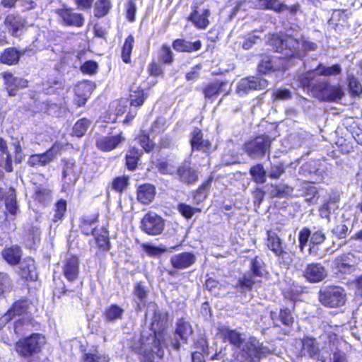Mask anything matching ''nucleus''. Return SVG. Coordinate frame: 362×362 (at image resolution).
I'll return each mask as SVG.
<instances>
[{"label":"nucleus","mask_w":362,"mask_h":362,"mask_svg":"<svg viewBox=\"0 0 362 362\" xmlns=\"http://www.w3.org/2000/svg\"><path fill=\"white\" fill-rule=\"evenodd\" d=\"M315 71H310L298 76L300 85L304 89L310 90L315 98L322 101H333L341 99L344 92L339 86H330L326 81L315 79Z\"/></svg>","instance_id":"f257e3e1"},{"label":"nucleus","mask_w":362,"mask_h":362,"mask_svg":"<svg viewBox=\"0 0 362 362\" xmlns=\"http://www.w3.org/2000/svg\"><path fill=\"white\" fill-rule=\"evenodd\" d=\"M47 340L40 333H33L28 337L18 341L16 344V352L27 359L28 362H40L38 354L42 351Z\"/></svg>","instance_id":"f03ea898"},{"label":"nucleus","mask_w":362,"mask_h":362,"mask_svg":"<svg viewBox=\"0 0 362 362\" xmlns=\"http://www.w3.org/2000/svg\"><path fill=\"white\" fill-rule=\"evenodd\" d=\"M300 41L296 36L288 33L285 35H273L269 44L278 52L282 53L284 59L287 58L301 59L303 52L300 50Z\"/></svg>","instance_id":"7ed1b4c3"},{"label":"nucleus","mask_w":362,"mask_h":362,"mask_svg":"<svg viewBox=\"0 0 362 362\" xmlns=\"http://www.w3.org/2000/svg\"><path fill=\"white\" fill-rule=\"evenodd\" d=\"M272 141L273 139L268 135H260L245 142L243 149L251 158H262L266 154L270 153V147Z\"/></svg>","instance_id":"20e7f679"},{"label":"nucleus","mask_w":362,"mask_h":362,"mask_svg":"<svg viewBox=\"0 0 362 362\" xmlns=\"http://www.w3.org/2000/svg\"><path fill=\"white\" fill-rule=\"evenodd\" d=\"M318 299L320 303L328 308H338L344 305L346 294L341 287L327 286L319 291Z\"/></svg>","instance_id":"39448f33"},{"label":"nucleus","mask_w":362,"mask_h":362,"mask_svg":"<svg viewBox=\"0 0 362 362\" xmlns=\"http://www.w3.org/2000/svg\"><path fill=\"white\" fill-rule=\"evenodd\" d=\"M251 271L244 275L238 281V286L242 288L250 290L260 281L257 278L262 277L265 273L264 264L262 259L256 257L251 262Z\"/></svg>","instance_id":"423d86ee"},{"label":"nucleus","mask_w":362,"mask_h":362,"mask_svg":"<svg viewBox=\"0 0 362 362\" xmlns=\"http://www.w3.org/2000/svg\"><path fill=\"white\" fill-rule=\"evenodd\" d=\"M155 308V305H152ZM154 310V315L153 317V322L151 323V330L155 334V338H158V341L156 339L154 341V349L157 351H153L159 357L162 358L163 356V351L162 349V345L160 341V337H161V332L168 327V315L165 313L160 312V310Z\"/></svg>","instance_id":"0eeeda50"},{"label":"nucleus","mask_w":362,"mask_h":362,"mask_svg":"<svg viewBox=\"0 0 362 362\" xmlns=\"http://www.w3.org/2000/svg\"><path fill=\"white\" fill-rule=\"evenodd\" d=\"M164 221L154 212L145 214L141 221V228L146 233L151 235L160 234L164 229Z\"/></svg>","instance_id":"6e6552de"},{"label":"nucleus","mask_w":362,"mask_h":362,"mask_svg":"<svg viewBox=\"0 0 362 362\" xmlns=\"http://www.w3.org/2000/svg\"><path fill=\"white\" fill-rule=\"evenodd\" d=\"M356 259L354 254L349 252L335 258L333 262L334 272L341 277L343 275L349 274L356 269Z\"/></svg>","instance_id":"1a4fd4ad"},{"label":"nucleus","mask_w":362,"mask_h":362,"mask_svg":"<svg viewBox=\"0 0 362 362\" xmlns=\"http://www.w3.org/2000/svg\"><path fill=\"white\" fill-rule=\"evenodd\" d=\"M243 351L245 356L250 362L259 360L265 357L269 353V349L255 337H250L243 345Z\"/></svg>","instance_id":"9d476101"},{"label":"nucleus","mask_w":362,"mask_h":362,"mask_svg":"<svg viewBox=\"0 0 362 362\" xmlns=\"http://www.w3.org/2000/svg\"><path fill=\"white\" fill-rule=\"evenodd\" d=\"M268 86V82L260 77H248L243 78L238 83L237 93L240 95L247 94L251 90H263Z\"/></svg>","instance_id":"9b49d317"},{"label":"nucleus","mask_w":362,"mask_h":362,"mask_svg":"<svg viewBox=\"0 0 362 362\" xmlns=\"http://www.w3.org/2000/svg\"><path fill=\"white\" fill-rule=\"evenodd\" d=\"M57 13L66 25L81 28L84 24L85 19L83 15L75 12L72 8L64 7L58 9Z\"/></svg>","instance_id":"f8f14e48"},{"label":"nucleus","mask_w":362,"mask_h":362,"mask_svg":"<svg viewBox=\"0 0 362 362\" xmlns=\"http://www.w3.org/2000/svg\"><path fill=\"white\" fill-rule=\"evenodd\" d=\"M303 276L310 282L318 283L327 277V273L321 264L311 263L306 266Z\"/></svg>","instance_id":"ddd939ff"},{"label":"nucleus","mask_w":362,"mask_h":362,"mask_svg":"<svg viewBox=\"0 0 362 362\" xmlns=\"http://www.w3.org/2000/svg\"><path fill=\"white\" fill-rule=\"evenodd\" d=\"M63 181L64 185L69 187L76 183L80 174L79 168L73 159L64 160Z\"/></svg>","instance_id":"4468645a"},{"label":"nucleus","mask_w":362,"mask_h":362,"mask_svg":"<svg viewBox=\"0 0 362 362\" xmlns=\"http://www.w3.org/2000/svg\"><path fill=\"white\" fill-rule=\"evenodd\" d=\"M57 151V147L54 146L44 153L32 155L28 160V164L34 168L45 166L56 158Z\"/></svg>","instance_id":"2eb2a0df"},{"label":"nucleus","mask_w":362,"mask_h":362,"mask_svg":"<svg viewBox=\"0 0 362 362\" xmlns=\"http://www.w3.org/2000/svg\"><path fill=\"white\" fill-rule=\"evenodd\" d=\"M63 274L69 281H74L79 273V261L76 256L69 255L63 262Z\"/></svg>","instance_id":"dca6fc26"},{"label":"nucleus","mask_w":362,"mask_h":362,"mask_svg":"<svg viewBox=\"0 0 362 362\" xmlns=\"http://www.w3.org/2000/svg\"><path fill=\"white\" fill-rule=\"evenodd\" d=\"M5 86L9 95H15L16 92L20 89L28 86V81L18 76H14L11 73L6 72L3 74Z\"/></svg>","instance_id":"f3484780"},{"label":"nucleus","mask_w":362,"mask_h":362,"mask_svg":"<svg viewBox=\"0 0 362 362\" xmlns=\"http://www.w3.org/2000/svg\"><path fill=\"white\" fill-rule=\"evenodd\" d=\"M281 58L279 57L278 62H276L272 59L269 57H264L258 66V71L266 74L275 70L287 69L288 64L286 59Z\"/></svg>","instance_id":"a211bd4d"},{"label":"nucleus","mask_w":362,"mask_h":362,"mask_svg":"<svg viewBox=\"0 0 362 362\" xmlns=\"http://www.w3.org/2000/svg\"><path fill=\"white\" fill-rule=\"evenodd\" d=\"M29 309L28 302L25 300H18L1 317V323H7L16 316H21L27 313Z\"/></svg>","instance_id":"6ab92c4d"},{"label":"nucleus","mask_w":362,"mask_h":362,"mask_svg":"<svg viewBox=\"0 0 362 362\" xmlns=\"http://www.w3.org/2000/svg\"><path fill=\"white\" fill-rule=\"evenodd\" d=\"M196 256L192 252H182L173 255L170 258V263L173 267L177 269H185L196 262Z\"/></svg>","instance_id":"aec40b11"},{"label":"nucleus","mask_w":362,"mask_h":362,"mask_svg":"<svg viewBox=\"0 0 362 362\" xmlns=\"http://www.w3.org/2000/svg\"><path fill=\"white\" fill-rule=\"evenodd\" d=\"M190 144L192 150L209 153L211 149V142L209 140L203 139L202 132L198 128H195L191 133Z\"/></svg>","instance_id":"412c9836"},{"label":"nucleus","mask_w":362,"mask_h":362,"mask_svg":"<svg viewBox=\"0 0 362 362\" xmlns=\"http://www.w3.org/2000/svg\"><path fill=\"white\" fill-rule=\"evenodd\" d=\"M353 229V221L346 218L343 214L341 219L338 220L335 226L332 229V234L338 239L346 238L349 232Z\"/></svg>","instance_id":"4be33fe9"},{"label":"nucleus","mask_w":362,"mask_h":362,"mask_svg":"<svg viewBox=\"0 0 362 362\" xmlns=\"http://www.w3.org/2000/svg\"><path fill=\"white\" fill-rule=\"evenodd\" d=\"M124 138L121 135H115L110 136H101L96 141V146L101 151H110L115 149Z\"/></svg>","instance_id":"5701e85b"},{"label":"nucleus","mask_w":362,"mask_h":362,"mask_svg":"<svg viewBox=\"0 0 362 362\" xmlns=\"http://www.w3.org/2000/svg\"><path fill=\"white\" fill-rule=\"evenodd\" d=\"M209 9L198 10L195 7L194 10L189 16V20L194 25L199 29H205L209 24V16H210Z\"/></svg>","instance_id":"b1692460"},{"label":"nucleus","mask_w":362,"mask_h":362,"mask_svg":"<svg viewBox=\"0 0 362 362\" xmlns=\"http://www.w3.org/2000/svg\"><path fill=\"white\" fill-rule=\"evenodd\" d=\"M248 2L251 4V7L257 9H271L281 12L286 8L278 0H249Z\"/></svg>","instance_id":"393cba45"},{"label":"nucleus","mask_w":362,"mask_h":362,"mask_svg":"<svg viewBox=\"0 0 362 362\" xmlns=\"http://www.w3.org/2000/svg\"><path fill=\"white\" fill-rule=\"evenodd\" d=\"M156 189L153 185L144 184L137 189V199L144 204H148L154 199Z\"/></svg>","instance_id":"a878e982"},{"label":"nucleus","mask_w":362,"mask_h":362,"mask_svg":"<svg viewBox=\"0 0 362 362\" xmlns=\"http://www.w3.org/2000/svg\"><path fill=\"white\" fill-rule=\"evenodd\" d=\"M173 47L177 52H192L201 49L202 42L197 40L191 42L183 39H177L173 42Z\"/></svg>","instance_id":"bb28decb"},{"label":"nucleus","mask_w":362,"mask_h":362,"mask_svg":"<svg viewBox=\"0 0 362 362\" xmlns=\"http://www.w3.org/2000/svg\"><path fill=\"white\" fill-rule=\"evenodd\" d=\"M219 332L223 339L228 340L233 346L240 347L243 344L244 339L242 334L236 330H232L223 326L219 328Z\"/></svg>","instance_id":"cd10ccee"},{"label":"nucleus","mask_w":362,"mask_h":362,"mask_svg":"<svg viewBox=\"0 0 362 362\" xmlns=\"http://www.w3.org/2000/svg\"><path fill=\"white\" fill-rule=\"evenodd\" d=\"M21 275L23 278L35 281L37 279L35 261L31 258L25 259L20 265Z\"/></svg>","instance_id":"c85d7f7f"},{"label":"nucleus","mask_w":362,"mask_h":362,"mask_svg":"<svg viewBox=\"0 0 362 362\" xmlns=\"http://www.w3.org/2000/svg\"><path fill=\"white\" fill-rule=\"evenodd\" d=\"M21 255V250L18 246L6 247L2 251L3 258L8 264L11 265L18 264L20 262Z\"/></svg>","instance_id":"c756f323"},{"label":"nucleus","mask_w":362,"mask_h":362,"mask_svg":"<svg viewBox=\"0 0 362 362\" xmlns=\"http://www.w3.org/2000/svg\"><path fill=\"white\" fill-rule=\"evenodd\" d=\"M302 353L304 356H308L313 358L317 356V358L321 356L319 355V347L315 340L312 338H306L303 341Z\"/></svg>","instance_id":"7c9ffc66"},{"label":"nucleus","mask_w":362,"mask_h":362,"mask_svg":"<svg viewBox=\"0 0 362 362\" xmlns=\"http://www.w3.org/2000/svg\"><path fill=\"white\" fill-rule=\"evenodd\" d=\"M177 175L180 180L185 183H192L197 180L196 171L187 165H183L178 168Z\"/></svg>","instance_id":"2f4dec72"},{"label":"nucleus","mask_w":362,"mask_h":362,"mask_svg":"<svg viewBox=\"0 0 362 362\" xmlns=\"http://www.w3.org/2000/svg\"><path fill=\"white\" fill-rule=\"evenodd\" d=\"M98 221V215H94L93 217H84L81 222V230L86 235L93 234L96 235L95 223Z\"/></svg>","instance_id":"473e14b6"},{"label":"nucleus","mask_w":362,"mask_h":362,"mask_svg":"<svg viewBox=\"0 0 362 362\" xmlns=\"http://www.w3.org/2000/svg\"><path fill=\"white\" fill-rule=\"evenodd\" d=\"M124 310L117 305H111L104 313V319L107 322H113L121 319Z\"/></svg>","instance_id":"72a5a7b5"},{"label":"nucleus","mask_w":362,"mask_h":362,"mask_svg":"<svg viewBox=\"0 0 362 362\" xmlns=\"http://www.w3.org/2000/svg\"><path fill=\"white\" fill-rule=\"evenodd\" d=\"M5 23L11 30L13 35H17L18 31L23 26V20L19 16L8 15L5 20Z\"/></svg>","instance_id":"f704fd0d"},{"label":"nucleus","mask_w":362,"mask_h":362,"mask_svg":"<svg viewBox=\"0 0 362 362\" xmlns=\"http://www.w3.org/2000/svg\"><path fill=\"white\" fill-rule=\"evenodd\" d=\"M35 199L43 205H46L51 202L52 192L45 187H37L35 192Z\"/></svg>","instance_id":"c9c22d12"},{"label":"nucleus","mask_w":362,"mask_h":362,"mask_svg":"<svg viewBox=\"0 0 362 362\" xmlns=\"http://www.w3.org/2000/svg\"><path fill=\"white\" fill-rule=\"evenodd\" d=\"M192 333V329L189 324L182 320H179L175 329V336H178L182 340L186 341Z\"/></svg>","instance_id":"e433bc0d"},{"label":"nucleus","mask_w":362,"mask_h":362,"mask_svg":"<svg viewBox=\"0 0 362 362\" xmlns=\"http://www.w3.org/2000/svg\"><path fill=\"white\" fill-rule=\"evenodd\" d=\"M314 71H315L316 75L318 74L322 76H330L339 75L341 71V69L340 65L339 64H334L332 66H326L320 64Z\"/></svg>","instance_id":"4c0bfd02"},{"label":"nucleus","mask_w":362,"mask_h":362,"mask_svg":"<svg viewBox=\"0 0 362 362\" xmlns=\"http://www.w3.org/2000/svg\"><path fill=\"white\" fill-rule=\"evenodd\" d=\"M267 246L274 254L279 252L282 248V242L275 232H267Z\"/></svg>","instance_id":"58836bf2"},{"label":"nucleus","mask_w":362,"mask_h":362,"mask_svg":"<svg viewBox=\"0 0 362 362\" xmlns=\"http://www.w3.org/2000/svg\"><path fill=\"white\" fill-rule=\"evenodd\" d=\"M20 57L18 52L14 48H9L4 51L0 57L2 63L6 64H14L18 62Z\"/></svg>","instance_id":"ea45409f"},{"label":"nucleus","mask_w":362,"mask_h":362,"mask_svg":"<svg viewBox=\"0 0 362 362\" xmlns=\"http://www.w3.org/2000/svg\"><path fill=\"white\" fill-rule=\"evenodd\" d=\"M134 38L133 35H129L125 40L122 47V59L124 63L131 62V53L134 47Z\"/></svg>","instance_id":"a19ab883"},{"label":"nucleus","mask_w":362,"mask_h":362,"mask_svg":"<svg viewBox=\"0 0 362 362\" xmlns=\"http://www.w3.org/2000/svg\"><path fill=\"white\" fill-rule=\"evenodd\" d=\"M146 97L142 89L139 88H137L136 90L132 89L129 95L130 105L134 107L140 106L144 103Z\"/></svg>","instance_id":"79ce46f5"},{"label":"nucleus","mask_w":362,"mask_h":362,"mask_svg":"<svg viewBox=\"0 0 362 362\" xmlns=\"http://www.w3.org/2000/svg\"><path fill=\"white\" fill-rule=\"evenodd\" d=\"M146 97L142 89L139 88H137L136 90L132 89L129 95L130 105L134 107L140 106L144 103Z\"/></svg>","instance_id":"37998d69"},{"label":"nucleus","mask_w":362,"mask_h":362,"mask_svg":"<svg viewBox=\"0 0 362 362\" xmlns=\"http://www.w3.org/2000/svg\"><path fill=\"white\" fill-rule=\"evenodd\" d=\"M140 155L139 150L136 148L129 150L126 156V164L128 169L133 170L136 168Z\"/></svg>","instance_id":"c03bdc74"},{"label":"nucleus","mask_w":362,"mask_h":362,"mask_svg":"<svg viewBox=\"0 0 362 362\" xmlns=\"http://www.w3.org/2000/svg\"><path fill=\"white\" fill-rule=\"evenodd\" d=\"M0 151L6 155L5 160L4 163H0L1 166H4L5 170L7 172H11L13 170V167L11 164V158L8 151L7 144L6 141L0 137Z\"/></svg>","instance_id":"a18cd8bd"},{"label":"nucleus","mask_w":362,"mask_h":362,"mask_svg":"<svg viewBox=\"0 0 362 362\" xmlns=\"http://www.w3.org/2000/svg\"><path fill=\"white\" fill-rule=\"evenodd\" d=\"M250 174L255 182L259 184L264 183L266 181V171L262 165L257 164L250 169Z\"/></svg>","instance_id":"49530a36"},{"label":"nucleus","mask_w":362,"mask_h":362,"mask_svg":"<svg viewBox=\"0 0 362 362\" xmlns=\"http://www.w3.org/2000/svg\"><path fill=\"white\" fill-rule=\"evenodd\" d=\"M90 124V121L86 118L79 119L73 127V134L78 137L83 136L87 132Z\"/></svg>","instance_id":"de8ad7c7"},{"label":"nucleus","mask_w":362,"mask_h":362,"mask_svg":"<svg viewBox=\"0 0 362 362\" xmlns=\"http://www.w3.org/2000/svg\"><path fill=\"white\" fill-rule=\"evenodd\" d=\"M225 86V83H214L209 84L203 90L205 98L210 99L219 95L221 92L222 87Z\"/></svg>","instance_id":"09e8293b"},{"label":"nucleus","mask_w":362,"mask_h":362,"mask_svg":"<svg viewBox=\"0 0 362 362\" xmlns=\"http://www.w3.org/2000/svg\"><path fill=\"white\" fill-rule=\"evenodd\" d=\"M111 8V3L109 0H98L95 3V16L101 18L107 14Z\"/></svg>","instance_id":"8fccbe9b"},{"label":"nucleus","mask_w":362,"mask_h":362,"mask_svg":"<svg viewBox=\"0 0 362 362\" xmlns=\"http://www.w3.org/2000/svg\"><path fill=\"white\" fill-rule=\"evenodd\" d=\"M6 209L10 214L15 215L18 211V205L16 200V194L13 189H10L5 199Z\"/></svg>","instance_id":"3c124183"},{"label":"nucleus","mask_w":362,"mask_h":362,"mask_svg":"<svg viewBox=\"0 0 362 362\" xmlns=\"http://www.w3.org/2000/svg\"><path fill=\"white\" fill-rule=\"evenodd\" d=\"M84 362H109V356L98 351L86 353L83 357Z\"/></svg>","instance_id":"603ef678"},{"label":"nucleus","mask_w":362,"mask_h":362,"mask_svg":"<svg viewBox=\"0 0 362 362\" xmlns=\"http://www.w3.org/2000/svg\"><path fill=\"white\" fill-rule=\"evenodd\" d=\"M158 58L164 64H171L173 61V53L170 47L163 45L159 51Z\"/></svg>","instance_id":"864d4df0"},{"label":"nucleus","mask_w":362,"mask_h":362,"mask_svg":"<svg viewBox=\"0 0 362 362\" xmlns=\"http://www.w3.org/2000/svg\"><path fill=\"white\" fill-rule=\"evenodd\" d=\"M347 362L345 353L341 351H336L333 353L332 358L325 357L323 354L318 358V362Z\"/></svg>","instance_id":"5fc2aeb1"},{"label":"nucleus","mask_w":362,"mask_h":362,"mask_svg":"<svg viewBox=\"0 0 362 362\" xmlns=\"http://www.w3.org/2000/svg\"><path fill=\"white\" fill-rule=\"evenodd\" d=\"M66 210V201L61 199L57 202L55 204L54 215L52 218L54 222H57L61 220Z\"/></svg>","instance_id":"6e6d98bb"},{"label":"nucleus","mask_w":362,"mask_h":362,"mask_svg":"<svg viewBox=\"0 0 362 362\" xmlns=\"http://www.w3.org/2000/svg\"><path fill=\"white\" fill-rule=\"evenodd\" d=\"M285 172L284 165L281 163H272L268 170L269 177L272 179H279Z\"/></svg>","instance_id":"4d7b16f0"},{"label":"nucleus","mask_w":362,"mask_h":362,"mask_svg":"<svg viewBox=\"0 0 362 362\" xmlns=\"http://www.w3.org/2000/svg\"><path fill=\"white\" fill-rule=\"evenodd\" d=\"M349 87L351 93L354 95H358L362 92V86L358 79L354 76H349Z\"/></svg>","instance_id":"13d9d810"},{"label":"nucleus","mask_w":362,"mask_h":362,"mask_svg":"<svg viewBox=\"0 0 362 362\" xmlns=\"http://www.w3.org/2000/svg\"><path fill=\"white\" fill-rule=\"evenodd\" d=\"M11 288V279L8 274L0 273V296Z\"/></svg>","instance_id":"bf43d9fd"},{"label":"nucleus","mask_w":362,"mask_h":362,"mask_svg":"<svg viewBox=\"0 0 362 362\" xmlns=\"http://www.w3.org/2000/svg\"><path fill=\"white\" fill-rule=\"evenodd\" d=\"M177 209L180 213L186 218H190L196 212L200 211L199 209L192 207L183 203L180 204Z\"/></svg>","instance_id":"052dcab7"},{"label":"nucleus","mask_w":362,"mask_h":362,"mask_svg":"<svg viewBox=\"0 0 362 362\" xmlns=\"http://www.w3.org/2000/svg\"><path fill=\"white\" fill-rule=\"evenodd\" d=\"M279 319L284 325L287 326L291 325L294 322V317L291 310L288 308H284L280 310Z\"/></svg>","instance_id":"680f3d73"},{"label":"nucleus","mask_w":362,"mask_h":362,"mask_svg":"<svg viewBox=\"0 0 362 362\" xmlns=\"http://www.w3.org/2000/svg\"><path fill=\"white\" fill-rule=\"evenodd\" d=\"M136 6L134 0H128L126 6V17L129 21L133 22L135 20Z\"/></svg>","instance_id":"e2e57ef3"},{"label":"nucleus","mask_w":362,"mask_h":362,"mask_svg":"<svg viewBox=\"0 0 362 362\" xmlns=\"http://www.w3.org/2000/svg\"><path fill=\"white\" fill-rule=\"evenodd\" d=\"M292 189L284 185H279L273 187L272 194L274 197H284L289 194Z\"/></svg>","instance_id":"0e129e2a"},{"label":"nucleus","mask_w":362,"mask_h":362,"mask_svg":"<svg viewBox=\"0 0 362 362\" xmlns=\"http://www.w3.org/2000/svg\"><path fill=\"white\" fill-rule=\"evenodd\" d=\"M128 185V177L125 176L118 177L112 182V188L117 191L122 192L126 189Z\"/></svg>","instance_id":"69168bd1"},{"label":"nucleus","mask_w":362,"mask_h":362,"mask_svg":"<svg viewBox=\"0 0 362 362\" xmlns=\"http://www.w3.org/2000/svg\"><path fill=\"white\" fill-rule=\"evenodd\" d=\"M310 237V230L307 228H303L299 233L298 240L299 246L301 251L303 250L304 247L307 245L308 241Z\"/></svg>","instance_id":"338daca9"},{"label":"nucleus","mask_w":362,"mask_h":362,"mask_svg":"<svg viewBox=\"0 0 362 362\" xmlns=\"http://www.w3.org/2000/svg\"><path fill=\"white\" fill-rule=\"evenodd\" d=\"M98 69V64L96 62L93 61H87L86 62L81 66V71L83 74H94L96 73V71Z\"/></svg>","instance_id":"774afa93"}]
</instances>
